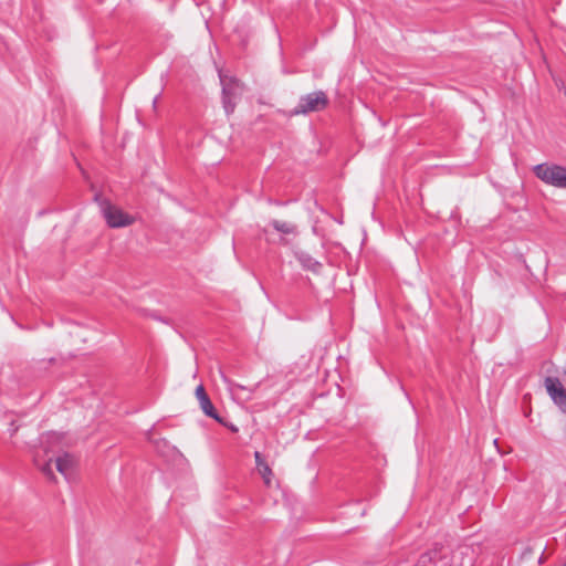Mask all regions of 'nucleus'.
<instances>
[{
  "label": "nucleus",
  "mask_w": 566,
  "mask_h": 566,
  "mask_svg": "<svg viewBox=\"0 0 566 566\" xmlns=\"http://www.w3.org/2000/svg\"><path fill=\"white\" fill-rule=\"evenodd\" d=\"M196 397L199 401L200 408L203 411V413L219 422H221V419L219 415L216 411V408L210 400L209 396L207 395L205 387L202 385H199L196 388Z\"/></svg>",
  "instance_id": "obj_7"
},
{
  "label": "nucleus",
  "mask_w": 566,
  "mask_h": 566,
  "mask_svg": "<svg viewBox=\"0 0 566 566\" xmlns=\"http://www.w3.org/2000/svg\"><path fill=\"white\" fill-rule=\"evenodd\" d=\"M273 229L283 235H293L296 233L295 224L287 219H275L272 222Z\"/></svg>",
  "instance_id": "obj_8"
},
{
  "label": "nucleus",
  "mask_w": 566,
  "mask_h": 566,
  "mask_svg": "<svg viewBox=\"0 0 566 566\" xmlns=\"http://www.w3.org/2000/svg\"><path fill=\"white\" fill-rule=\"evenodd\" d=\"M545 388L553 401L563 412H566V390L558 378L547 377Z\"/></svg>",
  "instance_id": "obj_5"
},
{
  "label": "nucleus",
  "mask_w": 566,
  "mask_h": 566,
  "mask_svg": "<svg viewBox=\"0 0 566 566\" xmlns=\"http://www.w3.org/2000/svg\"><path fill=\"white\" fill-rule=\"evenodd\" d=\"M255 460V472L261 476L266 488L277 485L274 472L270 465L268 459L262 455L259 451L254 452Z\"/></svg>",
  "instance_id": "obj_6"
},
{
  "label": "nucleus",
  "mask_w": 566,
  "mask_h": 566,
  "mask_svg": "<svg viewBox=\"0 0 566 566\" xmlns=\"http://www.w3.org/2000/svg\"><path fill=\"white\" fill-rule=\"evenodd\" d=\"M533 174L545 186L566 190V166L546 161L535 165Z\"/></svg>",
  "instance_id": "obj_1"
},
{
  "label": "nucleus",
  "mask_w": 566,
  "mask_h": 566,
  "mask_svg": "<svg viewBox=\"0 0 566 566\" xmlns=\"http://www.w3.org/2000/svg\"><path fill=\"white\" fill-rule=\"evenodd\" d=\"M41 471L49 478V479H54V473H53V469H52V463L51 461L46 462L43 464V467L41 468Z\"/></svg>",
  "instance_id": "obj_12"
},
{
  "label": "nucleus",
  "mask_w": 566,
  "mask_h": 566,
  "mask_svg": "<svg viewBox=\"0 0 566 566\" xmlns=\"http://www.w3.org/2000/svg\"><path fill=\"white\" fill-rule=\"evenodd\" d=\"M229 428H230V430H231V431H233V432H237V431H238V428H237L235 426H233V424H231Z\"/></svg>",
  "instance_id": "obj_14"
},
{
  "label": "nucleus",
  "mask_w": 566,
  "mask_h": 566,
  "mask_svg": "<svg viewBox=\"0 0 566 566\" xmlns=\"http://www.w3.org/2000/svg\"><path fill=\"white\" fill-rule=\"evenodd\" d=\"M302 262L303 266L306 270L311 271L313 274L319 275L322 273L323 265L319 262L313 260L312 258H305Z\"/></svg>",
  "instance_id": "obj_10"
},
{
  "label": "nucleus",
  "mask_w": 566,
  "mask_h": 566,
  "mask_svg": "<svg viewBox=\"0 0 566 566\" xmlns=\"http://www.w3.org/2000/svg\"><path fill=\"white\" fill-rule=\"evenodd\" d=\"M99 206L103 217L111 228H123L134 222L132 216L124 212L120 208L113 206L108 200H101Z\"/></svg>",
  "instance_id": "obj_3"
},
{
  "label": "nucleus",
  "mask_w": 566,
  "mask_h": 566,
  "mask_svg": "<svg viewBox=\"0 0 566 566\" xmlns=\"http://www.w3.org/2000/svg\"><path fill=\"white\" fill-rule=\"evenodd\" d=\"M56 470L64 475L69 476L73 467V459L69 453H64L55 460Z\"/></svg>",
  "instance_id": "obj_9"
},
{
  "label": "nucleus",
  "mask_w": 566,
  "mask_h": 566,
  "mask_svg": "<svg viewBox=\"0 0 566 566\" xmlns=\"http://www.w3.org/2000/svg\"><path fill=\"white\" fill-rule=\"evenodd\" d=\"M429 558L431 560H433L434 563H441L443 566L446 563H444V559H447L450 555V552L449 551H440L438 552L437 549H433V551H430L429 552Z\"/></svg>",
  "instance_id": "obj_11"
},
{
  "label": "nucleus",
  "mask_w": 566,
  "mask_h": 566,
  "mask_svg": "<svg viewBox=\"0 0 566 566\" xmlns=\"http://www.w3.org/2000/svg\"><path fill=\"white\" fill-rule=\"evenodd\" d=\"M219 78L222 86V102L227 114L234 111L237 101L243 94L244 87L239 81L231 75L224 74L219 71Z\"/></svg>",
  "instance_id": "obj_2"
},
{
  "label": "nucleus",
  "mask_w": 566,
  "mask_h": 566,
  "mask_svg": "<svg viewBox=\"0 0 566 566\" xmlns=\"http://www.w3.org/2000/svg\"><path fill=\"white\" fill-rule=\"evenodd\" d=\"M234 388H238V389H245L244 386H240V385H237V384H233V382H230V390L233 392Z\"/></svg>",
  "instance_id": "obj_13"
},
{
  "label": "nucleus",
  "mask_w": 566,
  "mask_h": 566,
  "mask_svg": "<svg viewBox=\"0 0 566 566\" xmlns=\"http://www.w3.org/2000/svg\"><path fill=\"white\" fill-rule=\"evenodd\" d=\"M157 101H158V96H156L153 101V106L156 107V104H157Z\"/></svg>",
  "instance_id": "obj_15"
},
{
  "label": "nucleus",
  "mask_w": 566,
  "mask_h": 566,
  "mask_svg": "<svg viewBox=\"0 0 566 566\" xmlns=\"http://www.w3.org/2000/svg\"><path fill=\"white\" fill-rule=\"evenodd\" d=\"M328 104V98L324 92H313L301 97L297 106L291 112L292 116L306 114L310 112H319Z\"/></svg>",
  "instance_id": "obj_4"
},
{
  "label": "nucleus",
  "mask_w": 566,
  "mask_h": 566,
  "mask_svg": "<svg viewBox=\"0 0 566 566\" xmlns=\"http://www.w3.org/2000/svg\"><path fill=\"white\" fill-rule=\"evenodd\" d=\"M564 566H566V563L564 564Z\"/></svg>",
  "instance_id": "obj_16"
}]
</instances>
